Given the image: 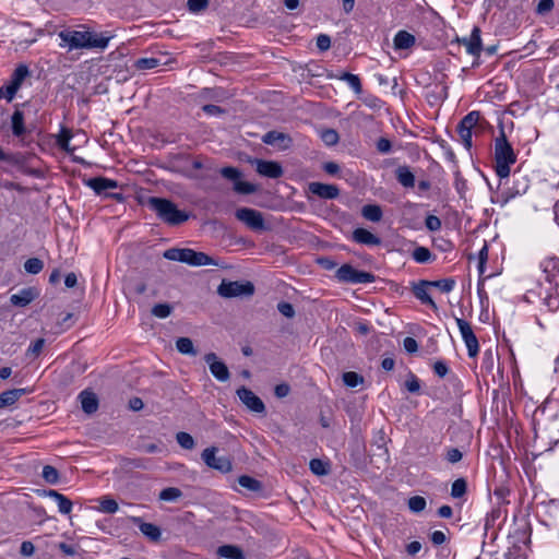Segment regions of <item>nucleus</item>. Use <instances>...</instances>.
Returning <instances> with one entry per match:
<instances>
[{
	"label": "nucleus",
	"mask_w": 559,
	"mask_h": 559,
	"mask_svg": "<svg viewBox=\"0 0 559 559\" xmlns=\"http://www.w3.org/2000/svg\"><path fill=\"white\" fill-rule=\"evenodd\" d=\"M554 0H540L537 4V12L539 14L548 13L554 9Z\"/></svg>",
	"instance_id": "338daca9"
},
{
	"label": "nucleus",
	"mask_w": 559,
	"mask_h": 559,
	"mask_svg": "<svg viewBox=\"0 0 559 559\" xmlns=\"http://www.w3.org/2000/svg\"><path fill=\"white\" fill-rule=\"evenodd\" d=\"M209 7V0H188L187 8L192 13H200L206 10Z\"/></svg>",
	"instance_id": "8fccbe9b"
},
{
	"label": "nucleus",
	"mask_w": 559,
	"mask_h": 559,
	"mask_svg": "<svg viewBox=\"0 0 559 559\" xmlns=\"http://www.w3.org/2000/svg\"><path fill=\"white\" fill-rule=\"evenodd\" d=\"M176 440L179 445L186 450H191L194 448L195 442L192 436L188 432L180 431L176 435Z\"/></svg>",
	"instance_id": "ea45409f"
},
{
	"label": "nucleus",
	"mask_w": 559,
	"mask_h": 559,
	"mask_svg": "<svg viewBox=\"0 0 559 559\" xmlns=\"http://www.w3.org/2000/svg\"><path fill=\"white\" fill-rule=\"evenodd\" d=\"M321 140L329 146L335 145L338 140V133L334 129H325L321 132Z\"/></svg>",
	"instance_id": "de8ad7c7"
},
{
	"label": "nucleus",
	"mask_w": 559,
	"mask_h": 559,
	"mask_svg": "<svg viewBox=\"0 0 559 559\" xmlns=\"http://www.w3.org/2000/svg\"><path fill=\"white\" fill-rule=\"evenodd\" d=\"M235 216L252 230H263L265 228L263 216L261 212L257 210L240 207L236 210Z\"/></svg>",
	"instance_id": "0eeeda50"
},
{
	"label": "nucleus",
	"mask_w": 559,
	"mask_h": 559,
	"mask_svg": "<svg viewBox=\"0 0 559 559\" xmlns=\"http://www.w3.org/2000/svg\"><path fill=\"white\" fill-rule=\"evenodd\" d=\"M425 226L430 231H437L441 228V219L436 215H428L425 219Z\"/></svg>",
	"instance_id": "5fc2aeb1"
},
{
	"label": "nucleus",
	"mask_w": 559,
	"mask_h": 559,
	"mask_svg": "<svg viewBox=\"0 0 559 559\" xmlns=\"http://www.w3.org/2000/svg\"><path fill=\"white\" fill-rule=\"evenodd\" d=\"M217 555L226 559H246L242 550L234 545L218 547Z\"/></svg>",
	"instance_id": "a878e982"
},
{
	"label": "nucleus",
	"mask_w": 559,
	"mask_h": 559,
	"mask_svg": "<svg viewBox=\"0 0 559 559\" xmlns=\"http://www.w3.org/2000/svg\"><path fill=\"white\" fill-rule=\"evenodd\" d=\"M254 293V285L247 282H238V281H222L221 285L217 287V294L224 298H235V297H250Z\"/></svg>",
	"instance_id": "39448f33"
},
{
	"label": "nucleus",
	"mask_w": 559,
	"mask_h": 559,
	"mask_svg": "<svg viewBox=\"0 0 559 559\" xmlns=\"http://www.w3.org/2000/svg\"><path fill=\"white\" fill-rule=\"evenodd\" d=\"M61 39L60 46L72 49H91L100 48L104 49L108 46L110 37L104 35L93 34L91 32L81 31H61L59 33Z\"/></svg>",
	"instance_id": "f257e3e1"
},
{
	"label": "nucleus",
	"mask_w": 559,
	"mask_h": 559,
	"mask_svg": "<svg viewBox=\"0 0 559 559\" xmlns=\"http://www.w3.org/2000/svg\"><path fill=\"white\" fill-rule=\"evenodd\" d=\"M24 269L29 274H38L44 269V262L38 258H29L25 261Z\"/></svg>",
	"instance_id": "4c0bfd02"
},
{
	"label": "nucleus",
	"mask_w": 559,
	"mask_h": 559,
	"mask_svg": "<svg viewBox=\"0 0 559 559\" xmlns=\"http://www.w3.org/2000/svg\"><path fill=\"white\" fill-rule=\"evenodd\" d=\"M457 132L460 134V138L464 144V146L467 148V150H471L472 146H473V142H472V129H468V128H465V127H461L460 124H457Z\"/></svg>",
	"instance_id": "3c124183"
},
{
	"label": "nucleus",
	"mask_w": 559,
	"mask_h": 559,
	"mask_svg": "<svg viewBox=\"0 0 559 559\" xmlns=\"http://www.w3.org/2000/svg\"><path fill=\"white\" fill-rule=\"evenodd\" d=\"M430 287V281H420L417 284L413 285V294L414 296L421 301V304L429 306L433 311L438 310V306L432 300L430 295L428 294V288Z\"/></svg>",
	"instance_id": "dca6fc26"
},
{
	"label": "nucleus",
	"mask_w": 559,
	"mask_h": 559,
	"mask_svg": "<svg viewBox=\"0 0 559 559\" xmlns=\"http://www.w3.org/2000/svg\"><path fill=\"white\" fill-rule=\"evenodd\" d=\"M86 185L95 191L97 194H102L109 189H116L118 183L116 180L108 179L105 177H95L86 181Z\"/></svg>",
	"instance_id": "6ab92c4d"
},
{
	"label": "nucleus",
	"mask_w": 559,
	"mask_h": 559,
	"mask_svg": "<svg viewBox=\"0 0 559 559\" xmlns=\"http://www.w3.org/2000/svg\"><path fill=\"white\" fill-rule=\"evenodd\" d=\"M47 496L56 500L60 513L69 514L71 512L72 502L66 496L52 489L47 491Z\"/></svg>",
	"instance_id": "b1692460"
},
{
	"label": "nucleus",
	"mask_w": 559,
	"mask_h": 559,
	"mask_svg": "<svg viewBox=\"0 0 559 559\" xmlns=\"http://www.w3.org/2000/svg\"><path fill=\"white\" fill-rule=\"evenodd\" d=\"M239 400L251 411L258 414L265 413V405L262 400L250 389L241 386L237 390Z\"/></svg>",
	"instance_id": "9d476101"
},
{
	"label": "nucleus",
	"mask_w": 559,
	"mask_h": 559,
	"mask_svg": "<svg viewBox=\"0 0 559 559\" xmlns=\"http://www.w3.org/2000/svg\"><path fill=\"white\" fill-rule=\"evenodd\" d=\"M456 324L461 332L462 338L467 347L468 356L475 357L479 352V344L476 335L473 332L471 324L460 318H456Z\"/></svg>",
	"instance_id": "1a4fd4ad"
},
{
	"label": "nucleus",
	"mask_w": 559,
	"mask_h": 559,
	"mask_svg": "<svg viewBox=\"0 0 559 559\" xmlns=\"http://www.w3.org/2000/svg\"><path fill=\"white\" fill-rule=\"evenodd\" d=\"M238 484L248 489L249 491H252V492H257V491H260L262 489V484L261 481H259L258 479L251 477V476H248V475H242L238 478Z\"/></svg>",
	"instance_id": "7c9ffc66"
},
{
	"label": "nucleus",
	"mask_w": 559,
	"mask_h": 559,
	"mask_svg": "<svg viewBox=\"0 0 559 559\" xmlns=\"http://www.w3.org/2000/svg\"><path fill=\"white\" fill-rule=\"evenodd\" d=\"M39 296V292L35 287H26L21 289L17 294H13L10 297V301L13 306L25 307L29 305Z\"/></svg>",
	"instance_id": "f3484780"
},
{
	"label": "nucleus",
	"mask_w": 559,
	"mask_h": 559,
	"mask_svg": "<svg viewBox=\"0 0 559 559\" xmlns=\"http://www.w3.org/2000/svg\"><path fill=\"white\" fill-rule=\"evenodd\" d=\"M495 162L496 174L501 179L509 177L510 166L516 162L514 151L503 131L495 141Z\"/></svg>",
	"instance_id": "7ed1b4c3"
},
{
	"label": "nucleus",
	"mask_w": 559,
	"mask_h": 559,
	"mask_svg": "<svg viewBox=\"0 0 559 559\" xmlns=\"http://www.w3.org/2000/svg\"><path fill=\"white\" fill-rule=\"evenodd\" d=\"M257 171L261 176L277 179L283 175V168L277 162L257 159Z\"/></svg>",
	"instance_id": "4468645a"
},
{
	"label": "nucleus",
	"mask_w": 559,
	"mask_h": 559,
	"mask_svg": "<svg viewBox=\"0 0 559 559\" xmlns=\"http://www.w3.org/2000/svg\"><path fill=\"white\" fill-rule=\"evenodd\" d=\"M221 174L224 178L234 181V183L240 178L241 173L235 167H224L221 169Z\"/></svg>",
	"instance_id": "4d7b16f0"
},
{
	"label": "nucleus",
	"mask_w": 559,
	"mask_h": 559,
	"mask_svg": "<svg viewBox=\"0 0 559 559\" xmlns=\"http://www.w3.org/2000/svg\"><path fill=\"white\" fill-rule=\"evenodd\" d=\"M397 181L405 188H413L415 186V176L407 166H400L396 170Z\"/></svg>",
	"instance_id": "393cba45"
},
{
	"label": "nucleus",
	"mask_w": 559,
	"mask_h": 559,
	"mask_svg": "<svg viewBox=\"0 0 559 559\" xmlns=\"http://www.w3.org/2000/svg\"><path fill=\"white\" fill-rule=\"evenodd\" d=\"M28 392L27 389H12L0 394V409L13 405L23 395Z\"/></svg>",
	"instance_id": "4be33fe9"
},
{
	"label": "nucleus",
	"mask_w": 559,
	"mask_h": 559,
	"mask_svg": "<svg viewBox=\"0 0 559 559\" xmlns=\"http://www.w3.org/2000/svg\"><path fill=\"white\" fill-rule=\"evenodd\" d=\"M216 451H217V449L214 447L206 448L205 450H203V452L201 454L202 460L211 468L217 469L221 473H229L233 469V464H231L230 459L227 456H218L217 457L215 455Z\"/></svg>",
	"instance_id": "6e6552de"
},
{
	"label": "nucleus",
	"mask_w": 559,
	"mask_h": 559,
	"mask_svg": "<svg viewBox=\"0 0 559 559\" xmlns=\"http://www.w3.org/2000/svg\"><path fill=\"white\" fill-rule=\"evenodd\" d=\"M131 521L136 524L143 535L153 542H157L160 538V530L153 523L143 522L141 518L133 516Z\"/></svg>",
	"instance_id": "a211bd4d"
},
{
	"label": "nucleus",
	"mask_w": 559,
	"mask_h": 559,
	"mask_svg": "<svg viewBox=\"0 0 559 559\" xmlns=\"http://www.w3.org/2000/svg\"><path fill=\"white\" fill-rule=\"evenodd\" d=\"M340 80L345 81L356 94H360L362 91L361 82L358 75L348 72H343Z\"/></svg>",
	"instance_id": "c9c22d12"
},
{
	"label": "nucleus",
	"mask_w": 559,
	"mask_h": 559,
	"mask_svg": "<svg viewBox=\"0 0 559 559\" xmlns=\"http://www.w3.org/2000/svg\"><path fill=\"white\" fill-rule=\"evenodd\" d=\"M317 47L321 51H325L331 47V38L325 34H320L317 37Z\"/></svg>",
	"instance_id": "e2e57ef3"
},
{
	"label": "nucleus",
	"mask_w": 559,
	"mask_h": 559,
	"mask_svg": "<svg viewBox=\"0 0 559 559\" xmlns=\"http://www.w3.org/2000/svg\"><path fill=\"white\" fill-rule=\"evenodd\" d=\"M277 310L286 318H293L295 310L292 304L282 301L277 305Z\"/></svg>",
	"instance_id": "680f3d73"
},
{
	"label": "nucleus",
	"mask_w": 559,
	"mask_h": 559,
	"mask_svg": "<svg viewBox=\"0 0 559 559\" xmlns=\"http://www.w3.org/2000/svg\"><path fill=\"white\" fill-rule=\"evenodd\" d=\"M12 132L15 136H22L25 133L24 115L21 110H15L11 118Z\"/></svg>",
	"instance_id": "cd10ccee"
},
{
	"label": "nucleus",
	"mask_w": 559,
	"mask_h": 559,
	"mask_svg": "<svg viewBox=\"0 0 559 559\" xmlns=\"http://www.w3.org/2000/svg\"><path fill=\"white\" fill-rule=\"evenodd\" d=\"M454 285L455 281L453 278L430 282V287H438L443 293H450L454 288Z\"/></svg>",
	"instance_id": "49530a36"
},
{
	"label": "nucleus",
	"mask_w": 559,
	"mask_h": 559,
	"mask_svg": "<svg viewBox=\"0 0 559 559\" xmlns=\"http://www.w3.org/2000/svg\"><path fill=\"white\" fill-rule=\"evenodd\" d=\"M467 492V483L465 478H457L452 483L451 497L454 499L462 498Z\"/></svg>",
	"instance_id": "f704fd0d"
},
{
	"label": "nucleus",
	"mask_w": 559,
	"mask_h": 559,
	"mask_svg": "<svg viewBox=\"0 0 559 559\" xmlns=\"http://www.w3.org/2000/svg\"><path fill=\"white\" fill-rule=\"evenodd\" d=\"M487 260H488V246L485 242L483 248L478 252V271L480 274H483L485 272Z\"/></svg>",
	"instance_id": "bf43d9fd"
},
{
	"label": "nucleus",
	"mask_w": 559,
	"mask_h": 559,
	"mask_svg": "<svg viewBox=\"0 0 559 559\" xmlns=\"http://www.w3.org/2000/svg\"><path fill=\"white\" fill-rule=\"evenodd\" d=\"M480 33V28L478 26H475L468 37L457 39L459 43L466 48L467 53L476 57L477 59L479 58L480 52L483 50Z\"/></svg>",
	"instance_id": "f8f14e48"
},
{
	"label": "nucleus",
	"mask_w": 559,
	"mask_h": 559,
	"mask_svg": "<svg viewBox=\"0 0 559 559\" xmlns=\"http://www.w3.org/2000/svg\"><path fill=\"white\" fill-rule=\"evenodd\" d=\"M165 63L166 62H162L160 59L154 58V57L139 58L138 60H135L134 67L138 70H150V69H154V68H156L160 64H165Z\"/></svg>",
	"instance_id": "2f4dec72"
},
{
	"label": "nucleus",
	"mask_w": 559,
	"mask_h": 559,
	"mask_svg": "<svg viewBox=\"0 0 559 559\" xmlns=\"http://www.w3.org/2000/svg\"><path fill=\"white\" fill-rule=\"evenodd\" d=\"M362 216L371 222H379L382 218V210L379 205L368 204L361 210Z\"/></svg>",
	"instance_id": "c85d7f7f"
},
{
	"label": "nucleus",
	"mask_w": 559,
	"mask_h": 559,
	"mask_svg": "<svg viewBox=\"0 0 559 559\" xmlns=\"http://www.w3.org/2000/svg\"><path fill=\"white\" fill-rule=\"evenodd\" d=\"M41 476L49 484H56L59 479L58 471L51 465L44 466Z\"/></svg>",
	"instance_id": "09e8293b"
},
{
	"label": "nucleus",
	"mask_w": 559,
	"mask_h": 559,
	"mask_svg": "<svg viewBox=\"0 0 559 559\" xmlns=\"http://www.w3.org/2000/svg\"><path fill=\"white\" fill-rule=\"evenodd\" d=\"M176 348L179 353L185 355H197V350L194 349L193 343L189 337H179L176 341Z\"/></svg>",
	"instance_id": "72a5a7b5"
},
{
	"label": "nucleus",
	"mask_w": 559,
	"mask_h": 559,
	"mask_svg": "<svg viewBox=\"0 0 559 559\" xmlns=\"http://www.w3.org/2000/svg\"><path fill=\"white\" fill-rule=\"evenodd\" d=\"M234 190L241 194H251L257 191V187L253 183L240 181L239 179L234 183Z\"/></svg>",
	"instance_id": "a18cd8bd"
},
{
	"label": "nucleus",
	"mask_w": 559,
	"mask_h": 559,
	"mask_svg": "<svg viewBox=\"0 0 559 559\" xmlns=\"http://www.w3.org/2000/svg\"><path fill=\"white\" fill-rule=\"evenodd\" d=\"M405 388L411 393H418L420 390V383L418 378L415 374L409 373L407 380L405 381Z\"/></svg>",
	"instance_id": "13d9d810"
},
{
	"label": "nucleus",
	"mask_w": 559,
	"mask_h": 559,
	"mask_svg": "<svg viewBox=\"0 0 559 559\" xmlns=\"http://www.w3.org/2000/svg\"><path fill=\"white\" fill-rule=\"evenodd\" d=\"M29 75L27 66L20 64L12 73L10 83L19 90L23 84L24 80Z\"/></svg>",
	"instance_id": "bb28decb"
},
{
	"label": "nucleus",
	"mask_w": 559,
	"mask_h": 559,
	"mask_svg": "<svg viewBox=\"0 0 559 559\" xmlns=\"http://www.w3.org/2000/svg\"><path fill=\"white\" fill-rule=\"evenodd\" d=\"M16 87H14L10 82L7 85H3L0 87V99L5 98L8 102H11L13 97L15 96Z\"/></svg>",
	"instance_id": "6e6d98bb"
},
{
	"label": "nucleus",
	"mask_w": 559,
	"mask_h": 559,
	"mask_svg": "<svg viewBox=\"0 0 559 559\" xmlns=\"http://www.w3.org/2000/svg\"><path fill=\"white\" fill-rule=\"evenodd\" d=\"M45 345L44 338H37L34 343L31 344V346L27 349V355L37 357L43 350V347Z\"/></svg>",
	"instance_id": "052dcab7"
},
{
	"label": "nucleus",
	"mask_w": 559,
	"mask_h": 559,
	"mask_svg": "<svg viewBox=\"0 0 559 559\" xmlns=\"http://www.w3.org/2000/svg\"><path fill=\"white\" fill-rule=\"evenodd\" d=\"M309 191L319 198L333 200L340 194V189L335 185H328L321 182H311L309 185Z\"/></svg>",
	"instance_id": "2eb2a0df"
},
{
	"label": "nucleus",
	"mask_w": 559,
	"mask_h": 559,
	"mask_svg": "<svg viewBox=\"0 0 559 559\" xmlns=\"http://www.w3.org/2000/svg\"><path fill=\"white\" fill-rule=\"evenodd\" d=\"M462 459L463 453L457 448H450L445 451V460L451 464L459 463Z\"/></svg>",
	"instance_id": "864d4df0"
},
{
	"label": "nucleus",
	"mask_w": 559,
	"mask_h": 559,
	"mask_svg": "<svg viewBox=\"0 0 559 559\" xmlns=\"http://www.w3.org/2000/svg\"><path fill=\"white\" fill-rule=\"evenodd\" d=\"M182 496V492L179 488L176 487H167L159 492V499L164 501H176Z\"/></svg>",
	"instance_id": "58836bf2"
},
{
	"label": "nucleus",
	"mask_w": 559,
	"mask_h": 559,
	"mask_svg": "<svg viewBox=\"0 0 559 559\" xmlns=\"http://www.w3.org/2000/svg\"><path fill=\"white\" fill-rule=\"evenodd\" d=\"M152 314L159 319L169 317L173 312V306L169 304H157L152 308Z\"/></svg>",
	"instance_id": "a19ab883"
},
{
	"label": "nucleus",
	"mask_w": 559,
	"mask_h": 559,
	"mask_svg": "<svg viewBox=\"0 0 559 559\" xmlns=\"http://www.w3.org/2000/svg\"><path fill=\"white\" fill-rule=\"evenodd\" d=\"M205 362L209 365L210 371L214 378L221 382H226L230 378V372L225 362L218 360L215 353H209L204 356Z\"/></svg>",
	"instance_id": "9b49d317"
},
{
	"label": "nucleus",
	"mask_w": 559,
	"mask_h": 559,
	"mask_svg": "<svg viewBox=\"0 0 559 559\" xmlns=\"http://www.w3.org/2000/svg\"><path fill=\"white\" fill-rule=\"evenodd\" d=\"M262 142L267 145L277 146L280 150H287L290 147L293 140L288 134L273 130L262 136Z\"/></svg>",
	"instance_id": "ddd939ff"
},
{
	"label": "nucleus",
	"mask_w": 559,
	"mask_h": 559,
	"mask_svg": "<svg viewBox=\"0 0 559 559\" xmlns=\"http://www.w3.org/2000/svg\"><path fill=\"white\" fill-rule=\"evenodd\" d=\"M412 257L417 263H428L435 260V257L426 247H417L413 251Z\"/></svg>",
	"instance_id": "473e14b6"
},
{
	"label": "nucleus",
	"mask_w": 559,
	"mask_h": 559,
	"mask_svg": "<svg viewBox=\"0 0 559 559\" xmlns=\"http://www.w3.org/2000/svg\"><path fill=\"white\" fill-rule=\"evenodd\" d=\"M164 258L170 261L187 263L192 266L217 265V263L204 252L190 248H170L164 252Z\"/></svg>",
	"instance_id": "20e7f679"
},
{
	"label": "nucleus",
	"mask_w": 559,
	"mask_h": 559,
	"mask_svg": "<svg viewBox=\"0 0 559 559\" xmlns=\"http://www.w3.org/2000/svg\"><path fill=\"white\" fill-rule=\"evenodd\" d=\"M79 399L84 413L93 414L97 411L98 399L95 393L84 390L80 393Z\"/></svg>",
	"instance_id": "412c9836"
},
{
	"label": "nucleus",
	"mask_w": 559,
	"mask_h": 559,
	"mask_svg": "<svg viewBox=\"0 0 559 559\" xmlns=\"http://www.w3.org/2000/svg\"><path fill=\"white\" fill-rule=\"evenodd\" d=\"M72 138V134L69 130H62L61 133L58 136L57 144L58 146L67 152H70V140Z\"/></svg>",
	"instance_id": "603ef678"
},
{
	"label": "nucleus",
	"mask_w": 559,
	"mask_h": 559,
	"mask_svg": "<svg viewBox=\"0 0 559 559\" xmlns=\"http://www.w3.org/2000/svg\"><path fill=\"white\" fill-rule=\"evenodd\" d=\"M147 206L154 211L157 217L167 225L178 226L189 219V214L181 211L177 205L164 198L151 197Z\"/></svg>",
	"instance_id": "f03ea898"
},
{
	"label": "nucleus",
	"mask_w": 559,
	"mask_h": 559,
	"mask_svg": "<svg viewBox=\"0 0 559 559\" xmlns=\"http://www.w3.org/2000/svg\"><path fill=\"white\" fill-rule=\"evenodd\" d=\"M353 239L367 246H379L381 239L365 228H357L353 231Z\"/></svg>",
	"instance_id": "aec40b11"
},
{
	"label": "nucleus",
	"mask_w": 559,
	"mask_h": 559,
	"mask_svg": "<svg viewBox=\"0 0 559 559\" xmlns=\"http://www.w3.org/2000/svg\"><path fill=\"white\" fill-rule=\"evenodd\" d=\"M403 346H404V349L407 353H411V354L416 353L418 350V343H417V341L414 337H411V336H407V337L404 338Z\"/></svg>",
	"instance_id": "69168bd1"
},
{
	"label": "nucleus",
	"mask_w": 559,
	"mask_h": 559,
	"mask_svg": "<svg viewBox=\"0 0 559 559\" xmlns=\"http://www.w3.org/2000/svg\"><path fill=\"white\" fill-rule=\"evenodd\" d=\"M343 381L349 388H355L364 382V378L354 371L343 373Z\"/></svg>",
	"instance_id": "79ce46f5"
},
{
	"label": "nucleus",
	"mask_w": 559,
	"mask_h": 559,
	"mask_svg": "<svg viewBox=\"0 0 559 559\" xmlns=\"http://www.w3.org/2000/svg\"><path fill=\"white\" fill-rule=\"evenodd\" d=\"M376 146H377V150L382 154L389 153L392 148L391 141L386 138H380L377 141Z\"/></svg>",
	"instance_id": "0e129e2a"
},
{
	"label": "nucleus",
	"mask_w": 559,
	"mask_h": 559,
	"mask_svg": "<svg viewBox=\"0 0 559 559\" xmlns=\"http://www.w3.org/2000/svg\"><path fill=\"white\" fill-rule=\"evenodd\" d=\"M118 503L116 500L109 498V497H103L99 499V508L98 510L108 513L114 514L118 511Z\"/></svg>",
	"instance_id": "e433bc0d"
},
{
	"label": "nucleus",
	"mask_w": 559,
	"mask_h": 559,
	"mask_svg": "<svg viewBox=\"0 0 559 559\" xmlns=\"http://www.w3.org/2000/svg\"><path fill=\"white\" fill-rule=\"evenodd\" d=\"M310 471L318 476H324L330 473V464L329 462L322 461L320 459H312L309 463Z\"/></svg>",
	"instance_id": "c756f323"
},
{
	"label": "nucleus",
	"mask_w": 559,
	"mask_h": 559,
	"mask_svg": "<svg viewBox=\"0 0 559 559\" xmlns=\"http://www.w3.org/2000/svg\"><path fill=\"white\" fill-rule=\"evenodd\" d=\"M336 278L343 283L368 284L374 281V275L370 272L359 271L350 264H343L335 274Z\"/></svg>",
	"instance_id": "423d86ee"
},
{
	"label": "nucleus",
	"mask_w": 559,
	"mask_h": 559,
	"mask_svg": "<svg viewBox=\"0 0 559 559\" xmlns=\"http://www.w3.org/2000/svg\"><path fill=\"white\" fill-rule=\"evenodd\" d=\"M480 119V114L479 111H471L468 112L460 122L459 124L461 127H465V128H468V129H472L474 127H476V124L478 123Z\"/></svg>",
	"instance_id": "37998d69"
},
{
	"label": "nucleus",
	"mask_w": 559,
	"mask_h": 559,
	"mask_svg": "<svg viewBox=\"0 0 559 559\" xmlns=\"http://www.w3.org/2000/svg\"><path fill=\"white\" fill-rule=\"evenodd\" d=\"M394 48L395 49H409L415 45V37L406 31H400L394 36Z\"/></svg>",
	"instance_id": "5701e85b"
},
{
	"label": "nucleus",
	"mask_w": 559,
	"mask_h": 559,
	"mask_svg": "<svg viewBox=\"0 0 559 559\" xmlns=\"http://www.w3.org/2000/svg\"><path fill=\"white\" fill-rule=\"evenodd\" d=\"M408 508L411 511L418 513L426 508V499L421 496H414L408 499Z\"/></svg>",
	"instance_id": "c03bdc74"
},
{
	"label": "nucleus",
	"mask_w": 559,
	"mask_h": 559,
	"mask_svg": "<svg viewBox=\"0 0 559 559\" xmlns=\"http://www.w3.org/2000/svg\"><path fill=\"white\" fill-rule=\"evenodd\" d=\"M20 552L22 556L24 557H31L34 555L35 552V546L33 545L32 542L29 540H24L22 544H21V548H20Z\"/></svg>",
	"instance_id": "774afa93"
}]
</instances>
